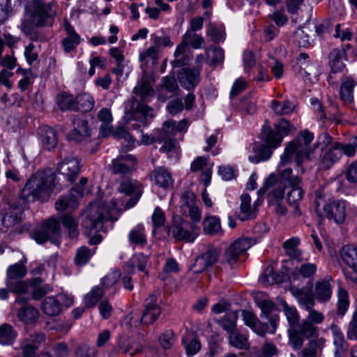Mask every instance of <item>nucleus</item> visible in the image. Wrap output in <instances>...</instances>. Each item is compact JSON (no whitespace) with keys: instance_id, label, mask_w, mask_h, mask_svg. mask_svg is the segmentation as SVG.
<instances>
[{"instance_id":"nucleus-1","label":"nucleus","mask_w":357,"mask_h":357,"mask_svg":"<svg viewBox=\"0 0 357 357\" xmlns=\"http://www.w3.org/2000/svg\"><path fill=\"white\" fill-rule=\"evenodd\" d=\"M114 221L112 219L111 211L101 202L91 203L85 212V217L82 220V226L86 235L89 238L90 245L100 243L102 237L97 231L102 228L105 222Z\"/></svg>"},{"instance_id":"nucleus-2","label":"nucleus","mask_w":357,"mask_h":357,"mask_svg":"<svg viewBox=\"0 0 357 357\" xmlns=\"http://www.w3.org/2000/svg\"><path fill=\"white\" fill-rule=\"evenodd\" d=\"M55 176L50 169L38 170L27 181L22 190V196L27 199L47 201L54 188Z\"/></svg>"},{"instance_id":"nucleus-3","label":"nucleus","mask_w":357,"mask_h":357,"mask_svg":"<svg viewBox=\"0 0 357 357\" xmlns=\"http://www.w3.org/2000/svg\"><path fill=\"white\" fill-rule=\"evenodd\" d=\"M24 19L22 22H29L36 27L50 26L56 16L54 3L45 0H25Z\"/></svg>"},{"instance_id":"nucleus-4","label":"nucleus","mask_w":357,"mask_h":357,"mask_svg":"<svg viewBox=\"0 0 357 357\" xmlns=\"http://www.w3.org/2000/svg\"><path fill=\"white\" fill-rule=\"evenodd\" d=\"M314 138L313 134L307 130L302 131L300 135L288 144L286 146L283 155L281 156V160L279 168L288 165L293 155H295V162L298 166H301L304 159L311 160L312 150L309 144Z\"/></svg>"},{"instance_id":"nucleus-5","label":"nucleus","mask_w":357,"mask_h":357,"mask_svg":"<svg viewBox=\"0 0 357 357\" xmlns=\"http://www.w3.org/2000/svg\"><path fill=\"white\" fill-rule=\"evenodd\" d=\"M118 190L131 197L125 205L123 203H119L116 199L111 200L112 208L119 211L126 210L134 206L142 195L141 183L137 180L130 178H124L121 180Z\"/></svg>"},{"instance_id":"nucleus-6","label":"nucleus","mask_w":357,"mask_h":357,"mask_svg":"<svg viewBox=\"0 0 357 357\" xmlns=\"http://www.w3.org/2000/svg\"><path fill=\"white\" fill-rule=\"evenodd\" d=\"M291 130V124L285 119H281L278 123H275L273 128L266 121L262 128L261 138L268 146L275 149L280 145L284 136L287 135Z\"/></svg>"},{"instance_id":"nucleus-7","label":"nucleus","mask_w":357,"mask_h":357,"mask_svg":"<svg viewBox=\"0 0 357 357\" xmlns=\"http://www.w3.org/2000/svg\"><path fill=\"white\" fill-rule=\"evenodd\" d=\"M287 333L289 344L294 349H300L303 346L305 339L318 337L319 328L310 321L303 319L298 326L288 329Z\"/></svg>"},{"instance_id":"nucleus-8","label":"nucleus","mask_w":357,"mask_h":357,"mask_svg":"<svg viewBox=\"0 0 357 357\" xmlns=\"http://www.w3.org/2000/svg\"><path fill=\"white\" fill-rule=\"evenodd\" d=\"M60 234V223L54 218H50L43 221L39 228L36 229L31 233V237L40 244L47 241L54 244H59L57 237Z\"/></svg>"},{"instance_id":"nucleus-9","label":"nucleus","mask_w":357,"mask_h":357,"mask_svg":"<svg viewBox=\"0 0 357 357\" xmlns=\"http://www.w3.org/2000/svg\"><path fill=\"white\" fill-rule=\"evenodd\" d=\"M285 188L275 174H271L266 179L264 185L258 190V195L266 194L269 205L282 202L284 197Z\"/></svg>"},{"instance_id":"nucleus-10","label":"nucleus","mask_w":357,"mask_h":357,"mask_svg":"<svg viewBox=\"0 0 357 357\" xmlns=\"http://www.w3.org/2000/svg\"><path fill=\"white\" fill-rule=\"evenodd\" d=\"M168 229L177 241L193 242L197 236L195 226L181 218H174Z\"/></svg>"},{"instance_id":"nucleus-11","label":"nucleus","mask_w":357,"mask_h":357,"mask_svg":"<svg viewBox=\"0 0 357 357\" xmlns=\"http://www.w3.org/2000/svg\"><path fill=\"white\" fill-rule=\"evenodd\" d=\"M60 157L62 160L58 163L56 171L59 174L63 176L64 178L71 184L79 174V162L73 155H66L62 151L60 153Z\"/></svg>"},{"instance_id":"nucleus-12","label":"nucleus","mask_w":357,"mask_h":357,"mask_svg":"<svg viewBox=\"0 0 357 357\" xmlns=\"http://www.w3.org/2000/svg\"><path fill=\"white\" fill-rule=\"evenodd\" d=\"M252 245L251 238H240L233 242L225 251V259L231 266L236 264L245 252Z\"/></svg>"},{"instance_id":"nucleus-13","label":"nucleus","mask_w":357,"mask_h":357,"mask_svg":"<svg viewBox=\"0 0 357 357\" xmlns=\"http://www.w3.org/2000/svg\"><path fill=\"white\" fill-rule=\"evenodd\" d=\"M341 258L351 269V272L344 271V275L355 283H357V246L353 244L346 245L340 251Z\"/></svg>"},{"instance_id":"nucleus-14","label":"nucleus","mask_w":357,"mask_h":357,"mask_svg":"<svg viewBox=\"0 0 357 357\" xmlns=\"http://www.w3.org/2000/svg\"><path fill=\"white\" fill-rule=\"evenodd\" d=\"M71 122L74 128L67 135L68 140L79 142L84 137L90 136L88 121L83 114L72 116Z\"/></svg>"},{"instance_id":"nucleus-15","label":"nucleus","mask_w":357,"mask_h":357,"mask_svg":"<svg viewBox=\"0 0 357 357\" xmlns=\"http://www.w3.org/2000/svg\"><path fill=\"white\" fill-rule=\"evenodd\" d=\"M324 211L328 219L337 224H342L347 215L346 202L342 199L330 201L324 206Z\"/></svg>"},{"instance_id":"nucleus-16","label":"nucleus","mask_w":357,"mask_h":357,"mask_svg":"<svg viewBox=\"0 0 357 357\" xmlns=\"http://www.w3.org/2000/svg\"><path fill=\"white\" fill-rule=\"evenodd\" d=\"M201 67L195 68H183L178 74V79L182 87L190 91H193L201 80Z\"/></svg>"},{"instance_id":"nucleus-17","label":"nucleus","mask_w":357,"mask_h":357,"mask_svg":"<svg viewBox=\"0 0 357 357\" xmlns=\"http://www.w3.org/2000/svg\"><path fill=\"white\" fill-rule=\"evenodd\" d=\"M161 314V308L157 303V298L154 294H151L144 301V310L141 317V324L150 325L153 324Z\"/></svg>"},{"instance_id":"nucleus-18","label":"nucleus","mask_w":357,"mask_h":357,"mask_svg":"<svg viewBox=\"0 0 357 357\" xmlns=\"http://www.w3.org/2000/svg\"><path fill=\"white\" fill-rule=\"evenodd\" d=\"M261 202L258 199L251 204V197L247 194L244 193L241 196L240 212L238 214V218L241 221H245L249 219L255 218L257 213V208L261 204Z\"/></svg>"},{"instance_id":"nucleus-19","label":"nucleus","mask_w":357,"mask_h":357,"mask_svg":"<svg viewBox=\"0 0 357 357\" xmlns=\"http://www.w3.org/2000/svg\"><path fill=\"white\" fill-rule=\"evenodd\" d=\"M136 160L134 156L128 155L114 159L109 165V170L113 174L125 176L131 172L135 167Z\"/></svg>"},{"instance_id":"nucleus-20","label":"nucleus","mask_w":357,"mask_h":357,"mask_svg":"<svg viewBox=\"0 0 357 357\" xmlns=\"http://www.w3.org/2000/svg\"><path fill=\"white\" fill-rule=\"evenodd\" d=\"M63 28L66 36L61 43L64 52L69 53L80 43V36L66 19L63 20Z\"/></svg>"},{"instance_id":"nucleus-21","label":"nucleus","mask_w":357,"mask_h":357,"mask_svg":"<svg viewBox=\"0 0 357 357\" xmlns=\"http://www.w3.org/2000/svg\"><path fill=\"white\" fill-rule=\"evenodd\" d=\"M331 278L321 279L316 282L314 296L319 302H326L332 296Z\"/></svg>"},{"instance_id":"nucleus-22","label":"nucleus","mask_w":357,"mask_h":357,"mask_svg":"<svg viewBox=\"0 0 357 357\" xmlns=\"http://www.w3.org/2000/svg\"><path fill=\"white\" fill-rule=\"evenodd\" d=\"M341 158V151L337 150L334 143L320 156L319 166L324 170L331 169Z\"/></svg>"},{"instance_id":"nucleus-23","label":"nucleus","mask_w":357,"mask_h":357,"mask_svg":"<svg viewBox=\"0 0 357 357\" xmlns=\"http://www.w3.org/2000/svg\"><path fill=\"white\" fill-rule=\"evenodd\" d=\"M40 312L38 310L31 305L21 306L17 312L18 319L24 324H34L38 319Z\"/></svg>"},{"instance_id":"nucleus-24","label":"nucleus","mask_w":357,"mask_h":357,"mask_svg":"<svg viewBox=\"0 0 357 357\" xmlns=\"http://www.w3.org/2000/svg\"><path fill=\"white\" fill-rule=\"evenodd\" d=\"M275 304L269 300H264L260 303V307L262 312L266 314V318L269 320L271 327L267 324L264 325V331L270 333H274L278 326L279 317L278 314L271 315V311L273 310Z\"/></svg>"},{"instance_id":"nucleus-25","label":"nucleus","mask_w":357,"mask_h":357,"mask_svg":"<svg viewBox=\"0 0 357 357\" xmlns=\"http://www.w3.org/2000/svg\"><path fill=\"white\" fill-rule=\"evenodd\" d=\"M40 140L43 148L47 151L54 149L58 144L56 132L52 128L47 126L40 128Z\"/></svg>"},{"instance_id":"nucleus-26","label":"nucleus","mask_w":357,"mask_h":357,"mask_svg":"<svg viewBox=\"0 0 357 357\" xmlns=\"http://www.w3.org/2000/svg\"><path fill=\"white\" fill-rule=\"evenodd\" d=\"M324 337L310 340L301 352V357H317L325 345Z\"/></svg>"},{"instance_id":"nucleus-27","label":"nucleus","mask_w":357,"mask_h":357,"mask_svg":"<svg viewBox=\"0 0 357 357\" xmlns=\"http://www.w3.org/2000/svg\"><path fill=\"white\" fill-rule=\"evenodd\" d=\"M151 178L160 188H167L173 185L174 181L171 174L163 167L155 168L151 173Z\"/></svg>"},{"instance_id":"nucleus-28","label":"nucleus","mask_w":357,"mask_h":357,"mask_svg":"<svg viewBox=\"0 0 357 357\" xmlns=\"http://www.w3.org/2000/svg\"><path fill=\"white\" fill-rule=\"evenodd\" d=\"M98 119L102 123L100 127V133L106 137L112 135L113 127L112 123L113 121L112 112L109 109L102 108L97 114Z\"/></svg>"},{"instance_id":"nucleus-29","label":"nucleus","mask_w":357,"mask_h":357,"mask_svg":"<svg viewBox=\"0 0 357 357\" xmlns=\"http://www.w3.org/2000/svg\"><path fill=\"white\" fill-rule=\"evenodd\" d=\"M279 305L287 319L289 329L298 326L300 322V315L297 309L294 306L289 305L284 300H280Z\"/></svg>"},{"instance_id":"nucleus-30","label":"nucleus","mask_w":357,"mask_h":357,"mask_svg":"<svg viewBox=\"0 0 357 357\" xmlns=\"http://www.w3.org/2000/svg\"><path fill=\"white\" fill-rule=\"evenodd\" d=\"M290 291L304 310H310L314 307V298L310 294L296 287H291Z\"/></svg>"},{"instance_id":"nucleus-31","label":"nucleus","mask_w":357,"mask_h":357,"mask_svg":"<svg viewBox=\"0 0 357 357\" xmlns=\"http://www.w3.org/2000/svg\"><path fill=\"white\" fill-rule=\"evenodd\" d=\"M128 241L134 246H144L147 243L145 228L139 224L133 227L128 234Z\"/></svg>"},{"instance_id":"nucleus-32","label":"nucleus","mask_w":357,"mask_h":357,"mask_svg":"<svg viewBox=\"0 0 357 357\" xmlns=\"http://www.w3.org/2000/svg\"><path fill=\"white\" fill-rule=\"evenodd\" d=\"M345 57L344 50L334 49L329 54V66L332 72L336 73L341 72L345 67L343 62Z\"/></svg>"},{"instance_id":"nucleus-33","label":"nucleus","mask_w":357,"mask_h":357,"mask_svg":"<svg viewBox=\"0 0 357 357\" xmlns=\"http://www.w3.org/2000/svg\"><path fill=\"white\" fill-rule=\"evenodd\" d=\"M142 345L132 340V339H123L120 340L116 346V351H121L122 353H129L131 356L142 352Z\"/></svg>"},{"instance_id":"nucleus-34","label":"nucleus","mask_w":357,"mask_h":357,"mask_svg":"<svg viewBox=\"0 0 357 357\" xmlns=\"http://www.w3.org/2000/svg\"><path fill=\"white\" fill-rule=\"evenodd\" d=\"M41 308L43 312L50 317L57 316L61 311V303L58 301L57 296L45 298L42 303Z\"/></svg>"},{"instance_id":"nucleus-35","label":"nucleus","mask_w":357,"mask_h":357,"mask_svg":"<svg viewBox=\"0 0 357 357\" xmlns=\"http://www.w3.org/2000/svg\"><path fill=\"white\" fill-rule=\"evenodd\" d=\"M206 63L213 66H215L219 63H222L225 59V53L223 49L220 47L210 45L206 50Z\"/></svg>"},{"instance_id":"nucleus-36","label":"nucleus","mask_w":357,"mask_h":357,"mask_svg":"<svg viewBox=\"0 0 357 357\" xmlns=\"http://www.w3.org/2000/svg\"><path fill=\"white\" fill-rule=\"evenodd\" d=\"M238 317V311H233L227 313L217 321L218 324L226 331L229 335L236 329V321Z\"/></svg>"},{"instance_id":"nucleus-37","label":"nucleus","mask_w":357,"mask_h":357,"mask_svg":"<svg viewBox=\"0 0 357 357\" xmlns=\"http://www.w3.org/2000/svg\"><path fill=\"white\" fill-rule=\"evenodd\" d=\"M309 56L306 53H301L296 59L295 65V70L297 71L301 76L305 77L308 80L312 82L310 77L311 75V70L310 68Z\"/></svg>"},{"instance_id":"nucleus-38","label":"nucleus","mask_w":357,"mask_h":357,"mask_svg":"<svg viewBox=\"0 0 357 357\" xmlns=\"http://www.w3.org/2000/svg\"><path fill=\"white\" fill-rule=\"evenodd\" d=\"M356 84V82L350 77L346 78L342 82L340 89V96L345 104L351 103L353 101V90Z\"/></svg>"},{"instance_id":"nucleus-39","label":"nucleus","mask_w":357,"mask_h":357,"mask_svg":"<svg viewBox=\"0 0 357 357\" xmlns=\"http://www.w3.org/2000/svg\"><path fill=\"white\" fill-rule=\"evenodd\" d=\"M112 136L118 139H123L122 142V148L125 151H129L135 146L136 140L123 128H117L112 133Z\"/></svg>"},{"instance_id":"nucleus-40","label":"nucleus","mask_w":357,"mask_h":357,"mask_svg":"<svg viewBox=\"0 0 357 357\" xmlns=\"http://www.w3.org/2000/svg\"><path fill=\"white\" fill-rule=\"evenodd\" d=\"M134 92L136 95L145 98L148 96H151L153 93L152 87L151 79L144 74L141 78L140 82L137 86L134 89Z\"/></svg>"},{"instance_id":"nucleus-41","label":"nucleus","mask_w":357,"mask_h":357,"mask_svg":"<svg viewBox=\"0 0 357 357\" xmlns=\"http://www.w3.org/2000/svg\"><path fill=\"white\" fill-rule=\"evenodd\" d=\"M331 329L333 335V342L336 347L335 354L340 355L347 349V344L344 340V335L337 325L332 324Z\"/></svg>"},{"instance_id":"nucleus-42","label":"nucleus","mask_w":357,"mask_h":357,"mask_svg":"<svg viewBox=\"0 0 357 357\" xmlns=\"http://www.w3.org/2000/svg\"><path fill=\"white\" fill-rule=\"evenodd\" d=\"M57 105L62 111L75 110L78 106L73 96L67 93H61L57 96Z\"/></svg>"},{"instance_id":"nucleus-43","label":"nucleus","mask_w":357,"mask_h":357,"mask_svg":"<svg viewBox=\"0 0 357 357\" xmlns=\"http://www.w3.org/2000/svg\"><path fill=\"white\" fill-rule=\"evenodd\" d=\"M300 240L298 238L293 237L283 243V248L288 256L301 261L302 252L298 248Z\"/></svg>"},{"instance_id":"nucleus-44","label":"nucleus","mask_w":357,"mask_h":357,"mask_svg":"<svg viewBox=\"0 0 357 357\" xmlns=\"http://www.w3.org/2000/svg\"><path fill=\"white\" fill-rule=\"evenodd\" d=\"M17 335L16 331L10 324H3L0 326V344L3 345L12 344Z\"/></svg>"},{"instance_id":"nucleus-45","label":"nucleus","mask_w":357,"mask_h":357,"mask_svg":"<svg viewBox=\"0 0 357 357\" xmlns=\"http://www.w3.org/2000/svg\"><path fill=\"white\" fill-rule=\"evenodd\" d=\"M27 273L25 265L16 263L8 266L6 271V280L23 279Z\"/></svg>"},{"instance_id":"nucleus-46","label":"nucleus","mask_w":357,"mask_h":357,"mask_svg":"<svg viewBox=\"0 0 357 357\" xmlns=\"http://www.w3.org/2000/svg\"><path fill=\"white\" fill-rule=\"evenodd\" d=\"M105 291L100 286H96L92 288L91 291L86 294L84 303L86 307L91 308L94 307L98 301L104 295Z\"/></svg>"},{"instance_id":"nucleus-47","label":"nucleus","mask_w":357,"mask_h":357,"mask_svg":"<svg viewBox=\"0 0 357 357\" xmlns=\"http://www.w3.org/2000/svg\"><path fill=\"white\" fill-rule=\"evenodd\" d=\"M282 280V275L275 273L272 266L266 268L260 278L261 282L266 286L280 283Z\"/></svg>"},{"instance_id":"nucleus-48","label":"nucleus","mask_w":357,"mask_h":357,"mask_svg":"<svg viewBox=\"0 0 357 357\" xmlns=\"http://www.w3.org/2000/svg\"><path fill=\"white\" fill-rule=\"evenodd\" d=\"M6 287L10 292L15 294H26L29 292V283L23 279L6 280Z\"/></svg>"},{"instance_id":"nucleus-49","label":"nucleus","mask_w":357,"mask_h":357,"mask_svg":"<svg viewBox=\"0 0 357 357\" xmlns=\"http://www.w3.org/2000/svg\"><path fill=\"white\" fill-rule=\"evenodd\" d=\"M77 206V201L74 194L62 196L55 203V208L59 211H63L68 208L73 209Z\"/></svg>"},{"instance_id":"nucleus-50","label":"nucleus","mask_w":357,"mask_h":357,"mask_svg":"<svg viewBox=\"0 0 357 357\" xmlns=\"http://www.w3.org/2000/svg\"><path fill=\"white\" fill-rule=\"evenodd\" d=\"M176 133V122L174 120H167L163 123L161 130L156 136V140L162 142Z\"/></svg>"},{"instance_id":"nucleus-51","label":"nucleus","mask_w":357,"mask_h":357,"mask_svg":"<svg viewBox=\"0 0 357 357\" xmlns=\"http://www.w3.org/2000/svg\"><path fill=\"white\" fill-rule=\"evenodd\" d=\"M203 229L208 234H218L221 229L220 219L215 216L206 217L203 221Z\"/></svg>"},{"instance_id":"nucleus-52","label":"nucleus","mask_w":357,"mask_h":357,"mask_svg":"<svg viewBox=\"0 0 357 357\" xmlns=\"http://www.w3.org/2000/svg\"><path fill=\"white\" fill-rule=\"evenodd\" d=\"M271 108L278 115H286L294 109V105L289 100L278 101L273 100L271 102Z\"/></svg>"},{"instance_id":"nucleus-53","label":"nucleus","mask_w":357,"mask_h":357,"mask_svg":"<svg viewBox=\"0 0 357 357\" xmlns=\"http://www.w3.org/2000/svg\"><path fill=\"white\" fill-rule=\"evenodd\" d=\"M278 174L280 181H283L289 185V186L299 185L302 182V178L298 176L293 175L291 168L286 167L282 170L278 169Z\"/></svg>"},{"instance_id":"nucleus-54","label":"nucleus","mask_w":357,"mask_h":357,"mask_svg":"<svg viewBox=\"0 0 357 357\" xmlns=\"http://www.w3.org/2000/svg\"><path fill=\"white\" fill-rule=\"evenodd\" d=\"M316 271V264L313 263H304L294 270L293 275L294 277L297 278L299 276L303 278H310L315 274Z\"/></svg>"},{"instance_id":"nucleus-55","label":"nucleus","mask_w":357,"mask_h":357,"mask_svg":"<svg viewBox=\"0 0 357 357\" xmlns=\"http://www.w3.org/2000/svg\"><path fill=\"white\" fill-rule=\"evenodd\" d=\"M94 251L90 250L86 246H82L79 248L75 253V263L77 266H84L87 264L93 255Z\"/></svg>"},{"instance_id":"nucleus-56","label":"nucleus","mask_w":357,"mask_h":357,"mask_svg":"<svg viewBox=\"0 0 357 357\" xmlns=\"http://www.w3.org/2000/svg\"><path fill=\"white\" fill-rule=\"evenodd\" d=\"M35 28H37L36 26L27 22H21V30L23 33L26 35L29 39L32 41H42L44 40L45 37L42 33H40L35 30Z\"/></svg>"},{"instance_id":"nucleus-57","label":"nucleus","mask_w":357,"mask_h":357,"mask_svg":"<svg viewBox=\"0 0 357 357\" xmlns=\"http://www.w3.org/2000/svg\"><path fill=\"white\" fill-rule=\"evenodd\" d=\"M206 35L214 43H219L225 40V31L223 26H216L213 24H209L206 30Z\"/></svg>"},{"instance_id":"nucleus-58","label":"nucleus","mask_w":357,"mask_h":357,"mask_svg":"<svg viewBox=\"0 0 357 357\" xmlns=\"http://www.w3.org/2000/svg\"><path fill=\"white\" fill-rule=\"evenodd\" d=\"M229 342L231 346L239 349H246L249 347L247 337L236 331L229 335Z\"/></svg>"},{"instance_id":"nucleus-59","label":"nucleus","mask_w":357,"mask_h":357,"mask_svg":"<svg viewBox=\"0 0 357 357\" xmlns=\"http://www.w3.org/2000/svg\"><path fill=\"white\" fill-rule=\"evenodd\" d=\"M241 312L245 324L258 333L260 335H264V333H266L264 331L261 333L257 331V328L259 324V321L253 312L251 310H241Z\"/></svg>"},{"instance_id":"nucleus-60","label":"nucleus","mask_w":357,"mask_h":357,"mask_svg":"<svg viewBox=\"0 0 357 357\" xmlns=\"http://www.w3.org/2000/svg\"><path fill=\"white\" fill-rule=\"evenodd\" d=\"M76 102L78 106L77 110H80L84 112L91 111L95 105L93 98L87 93L79 96Z\"/></svg>"},{"instance_id":"nucleus-61","label":"nucleus","mask_w":357,"mask_h":357,"mask_svg":"<svg viewBox=\"0 0 357 357\" xmlns=\"http://www.w3.org/2000/svg\"><path fill=\"white\" fill-rule=\"evenodd\" d=\"M183 39L185 41L187 45H190L194 49L200 48L204 43V38L192 32V31H187L183 36Z\"/></svg>"},{"instance_id":"nucleus-62","label":"nucleus","mask_w":357,"mask_h":357,"mask_svg":"<svg viewBox=\"0 0 357 357\" xmlns=\"http://www.w3.org/2000/svg\"><path fill=\"white\" fill-rule=\"evenodd\" d=\"M349 306V296L347 291L340 289L338 291L337 314L343 317L347 311Z\"/></svg>"},{"instance_id":"nucleus-63","label":"nucleus","mask_w":357,"mask_h":357,"mask_svg":"<svg viewBox=\"0 0 357 357\" xmlns=\"http://www.w3.org/2000/svg\"><path fill=\"white\" fill-rule=\"evenodd\" d=\"M121 277V272L119 270H114L108 273L102 280L101 284L99 285L102 287L104 291L110 287L115 284Z\"/></svg>"},{"instance_id":"nucleus-64","label":"nucleus","mask_w":357,"mask_h":357,"mask_svg":"<svg viewBox=\"0 0 357 357\" xmlns=\"http://www.w3.org/2000/svg\"><path fill=\"white\" fill-rule=\"evenodd\" d=\"M344 176L349 183H357V160L347 166L344 172Z\"/></svg>"}]
</instances>
